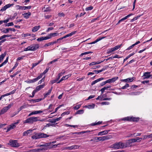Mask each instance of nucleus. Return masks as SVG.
Wrapping results in <instances>:
<instances>
[{"mask_svg": "<svg viewBox=\"0 0 152 152\" xmlns=\"http://www.w3.org/2000/svg\"><path fill=\"white\" fill-rule=\"evenodd\" d=\"M50 135L41 132L36 133L35 134L31 136V138L33 139H37L42 138H46L49 137Z\"/></svg>", "mask_w": 152, "mask_h": 152, "instance_id": "f257e3e1", "label": "nucleus"}, {"mask_svg": "<svg viewBox=\"0 0 152 152\" xmlns=\"http://www.w3.org/2000/svg\"><path fill=\"white\" fill-rule=\"evenodd\" d=\"M38 117H31L27 118L26 120L23 121L24 124H32L34 122L38 121Z\"/></svg>", "mask_w": 152, "mask_h": 152, "instance_id": "f03ea898", "label": "nucleus"}, {"mask_svg": "<svg viewBox=\"0 0 152 152\" xmlns=\"http://www.w3.org/2000/svg\"><path fill=\"white\" fill-rule=\"evenodd\" d=\"M111 148L115 149L124 148V143H123L122 142H116L111 145Z\"/></svg>", "mask_w": 152, "mask_h": 152, "instance_id": "7ed1b4c3", "label": "nucleus"}, {"mask_svg": "<svg viewBox=\"0 0 152 152\" xmlns=\"http://www.w3.org/2000/svg\"><path fill=\"white\" fill-rule=\"evenodd\" d=\"M121 120L127 121H137L139 120V118L134 117L133 116L127 117L121 119Z\"/></svg>", "mask_w": 152, "mask_h": 152, "instance_id": "20e7f679", "label": "nucleus"}, {"mask_svg": "<svg viewBox=\"0 0 152 152\" xmlns=\"http://www.w3.org/2000/svg\"><path fill=\"white\" fill-rule=\"evenodd\" d=\"M13 105V103H10L7 106H6L3 107L0 111L1 114H2L6 113L8 110L10 109Z\"/></svg>", "mask_w": 152, "mask_h": 152, "instance_id": "39448f33", "label": "nucleus"}, {"mask_svg": "<svg viewBox=\"0 0 152 152\" xmlns=\"http://www.w3.org/2000/svg\"><path fill=\"white\" fill-rule=\"evenodd\" d=\"M20 120H18L17 122H15L9 126L7 128V132L9 131L11 129H13L16 127V125L18 124Z\"/></svg>", "mask_w": 152, "mask_h": 152, "instance_id": "423d86ee", "label": "nucleus"}, {"mask_svg": "<svg viewBox=\"0 0 152 152\" xmlns=\"http://www.w3.org/2000/svg\"><path fill=\"white\" fill-rule=\"evenodd\" d=\"M10 144L13 147H17L19 146V144L16 140H10Z\"/></svg>", "mask_w": 152, "mask_h": 152, "instance_id": "0eeeda50", "label": "nucleus"}, {"mask_svg": "<svg viewBox=\"0 0 152 152\" xmlns=\"http://www.w3.org/2000/svg\"><path fill=\"white\" fill-rule=\"evenodd\" d=\"M118 77H115L111 79H108L105 81V83H110L114 82L117 80Z\"/></svg>", "mask_w": 152, "mask_h": 152, "instance_id": "6e6552de", "label": "nucleus"}, {"mask_svg": "<svg viewBox=\"0 0 152 152\" xmlns=\"http://www.w3.org/2000/svg\"><path fill=\"white\" fill-rule=\"evenodd\" d=\"M132 143L131 139L127 140L126 143H124V148L131 146Z\"/></svg>", "mask_w": 152, "mask_h": 152, "instance_id": "1a4fd4ad", "label": "nucleus"}, {"mask_svg": "<svg viewBox=\"0 0 152 152\" xmlns=\"http://www.w3.org/2000/svg\"><path fill=\"white\" fill-rule=\"evenodd\" d=\"M13 4H7L5 5L0 10L1 11H5L8 8L10 7H11L13 5Z\"/></svg>", "mask_w": 152, "mask_h": 152, "instance_id": "9d476101", "label": "nucleus"}, {"mask_svg": "<svg viewBox=\"0 0 152 152\" xmlns=\"http://www.w3.org/2000/svg\"><path fill=\"white\" fill-rule=\"evenodd\" d=\"M151 72H145L144 73L143 76L144 79H148L152 76L151 75Z\"/></svg>", "mask_w": 152, "mask_h": 152, "instance_id": "9b49d317", "label": "nucleus"}, {"mask_svg": "<svg viewBox=\"0 0 152 152\" xmlns=\"http://www.w3.org/2000/svg\"><path fill=\"white\" fill-rule=\"evenodd\" d=\"M110 131V130H104L98 133V135H103L107 134L108 132Z\"/></svg>", "mask_w": 152, "mask_h": 152, "instance_id": "f8f14e48", "label": "nucleus"}, {"mask_svg": "<svg viewBox=\"0 0 152 152\" xmlns=\"http://www.w3.org/2000/svg\"><path fill=\"white\" fill-rule=\"evenodd\" d=\"M106 37H101L99 38H97L95 41L94 42H92L91 43H88V44H95L97 42L105 38Z\"/></svg>", "mask_w": 152, "mask_h": 152, "instance_id": "ddd939ff", "label": "nucleus"}, {"mask_svg": "<svg viewBox=\"0 0 152 152\" xmlns=\"http://www.w3.org/2000/svg\"><path fill=\"white\" fill-rule=\"evenodd\" d=\"M31 13L30 12H25L24 14H22L23 15L24 18L26 19H28L30 16Z\"/></svg>", "mask_w": 152, "mask_h": 152, "instance_id": "4468645a", "label": "nucleus"}, {"mask_svg": "<svg viewBox=\"0 0 152 152\" xmlns=\"http://www.w3.org/2000/svg\"><path fill=\"white\" fill-rule=\"evenodd\" d=\"M40 28V26H36L32 28V31L33 32L37 31Z\"/></svg>", "mask_w": 152, "mask_h": 152, "instance_id": "2eb2a0df", "label": "nucleus"}, {"mask_svg": "<svg viewBox=\"0 0 152 152\" xmlns=\"http://www.w3.org/2000/svg\"><path fill=\"white\" fill-rule=\"evenodd\" d=\"M45 86V85L44 84L40 85L37 87L35 89L37 90V91H38L40 90H41V89L43 88Z\"/></svg>", "mask_w": 152, "mask_h": 152, "instance_id": "dca6fc26", "label": "nucleus"}, {"mask_svg": "<svg viewBox=\"0 0 152 152\" xmlns=\"http://www.w3.org/2000/svg\"><path fill=\"white\" fill-rule=\"evenodd\" d=\"M37 80L36 78H34L33 79L29 80H28L26 81L25 82L28 83H34L37 81Z\"/></svg>", "mask_w": 152, "mask_h": 152, "instance_id": "f3484780", "label": "nucleus"}, {"mask_svg": "<svg viewBox=\"0 0 152 152\" xmlns=\"http://www.w3.org/2000/svg\"><path fill=\"white\" fill-rule=\"evenodd\" d=\"M103 79V78L102 77L100 78L99 79H98L96 80H95L94 81H93L91 83V85H94L96 83L102 80Z\"/></svg>", "mask_w": 152, "mask_h": 152, "instance_id": "a211bd4d", "label": "nucleus"}, {"mask_svg": "<svg viewBox=\"0 0 152 152\" xmlns=\"http://www.w3.org/2000/svg\"><path fill=\"white\" fill-rule=\"evenodd\" d=\"M59 34L55 32L53 33H50L49 35L50 37V39H51L52 37L58 36Z\"/></svg>", "mask_w": 152, "mask_h": 152, "instance_id": "6ab92c4d", "label": "nucleus"}, {"mask_svg": "<svg viewBox=\"0 0 152 152\" xmlns=\"http://www.w3.org/2000/svg\"><path fill=\"white\" fill-rule=\"evenodd\" d=\"M52 88L53 87H51V88L49 90L47 93L44 94V98H46L50 94L52 91Z\"/></svg>", "mask_w": 152, "mask_h": 152, "instance_id": "aec40b11", "label": "nucleus"}, {"mask_svg": "<svg viewBox=\"0 0 152 152\" xmlns=\"http://www.w3.org/2000/svg\"><path fill=\"white\" fill-rule=\"evenodd\" d=\"M141 93V92H131L129 93V94L130 95L133 96V95H137L140 94Z\"/></svg>", "mask_w": 152, "mask_h": 152, "instance_id": "412c9836", "label": "nucleus"}, {"mask_svg": "<svg viewBox=\"0 0 152 152\" xmlns=\"http://www.w3.org/2000/svg\"><path fill=\"white\" fill-rule=\"evenodd\" d=\"M6 52H5L4 53L2 54L0 56V63H1L3 60L5 56L6 55Z\"/></svg>", "mask_w": 152, "mask_h": 152, "instance_id": "4be33fe9", "label": "nucleus"}, {"mask_svg": "<svg viewBox=\"0 0 152 152\" xmlns=\"http://www.w3.org/2000/svg\"><path fill=\"white\" fill-rule=\"evenodd\" d=\"M32 51H34L37 49L39 47L38 44H35L33 45H31Z\"/></svg>", "mask_w": 152, "mask_h": 152, "instance_id": "5701e85b", "label": "nucleus"}, {"mask_svg": "<svg viewBox=\"0 0 152 152\" xmlns=\"http://www.w3.org/2000/svg\"><path fill=\"white\" fill-rule=\"evenodd\" d=\"M95 140H96V142H98L99 141H104V137H95Z\"/></svg>", "mask_w": 152, "mask_h": 152, "instance_id": "b1692460", "label": "nucleus"}, {"mask_svg": "<svg viewBox=\"0 0 152 152\" xmlns=\"http://www.w3.org/2000/svg\"><path fill=\"white\" fill-rule=\"evenodd\" d=\"M32 130L29 129L27 130V131H25L23 134V136H25L27 135L28 134L30 133L31 132H32Z\"/></svg>", "mask_w": 152, "mask_h": 152, "instance_id": "393cba45", "label": "nucleus"}, {"mask_svg": "<svg viewBox=\"0 0 152 152\" xmlns=\"http://www.w3.org/2000/svg\"><path fill=\"white\" fill-rule=\"evenodd\" d=\"M43 10L44 12H50L51 11V9L49 7L46 6L43 8Z\"/></svg>", "mask_w": 152, "mask_h": 152, "instance_id": "a878e982", "label": "nucleus"}, {"mask_svg": "<svg viewBox=\"0 0 152 152\" xmlns=\"http://www.w3.org/2000/svg\"><path fill=\"white\" fill-rule=\"evenodd\" d=\"M135 53L134 52H133L132 53L130 54L124 60V62L126 61L128 58H129L131 56H133L135 54Z\"/></svg>", "mask_w": 152, "mask_h": 152, "instance_id": "bb28decb", "label": "nucleus"}, {"mask_svg": "<svg viewBox=\"0 0 152 152\" xmlns=\"http://www.w3.org/2000/svg\"><path fill=\"white\" fill-rule=\"evenodd\" d=\"M134 80L133 78H128L127 79L123 80L126 82H132Z\"/></svg>", "mask_w": 152, "mask_h": 152, "instance_id": "cd10ccee", "label": "nucleus"}, {"mask_svg": "<svg viewBox=\"0 0 152 152\" xmlns=\"http://www.w3.org/2000/svg\"><path fill=\"white\" fill-rule=\"evenodd\" d=\"M1 31L2 32L4 33V34H7L9 31L8 28L2 29H1Z\"/></svg>", "mask_w": 152, "mask_h": 152, "instance_id": "c85d7f7f", "label": "nucleus"}, {"mask_svg": "<svg viewBox=\"0 0 152 152\" xmlns=\"http://www.w3.org/2000/svg\"><path fill=\"white\" fill-rule=\"evenodd\" d=\"M79 146L77 145H73L70 147H68V148L69 149L71 150L73 149H75L78 148Z\"/></svg>", "mask_w": 152, "mask_h": 152, "instance_id": "c756f323", "label": "nucleus"}, {"mask_svg": "<svg viewBox=\"0 0 152 152\" xmlns=\"http://www.w3.org/2000/svg\"><path fill=\"white\" fill-rule=\"evenodd\" d=\"M115 51L114 49L113 48H109L107 49V54H109L110 53H111L114 51Z\"/></svg>", "mask_w": 152, "mask_h": 152, "instance_id": "7c9ffc66", "label": "nucleus"}, {"mask_svg": "<svg viewBox=\"0 0 152 152\" xmlns=\"http://www.w3.org/2000/svg\"><path fill=\"white\" fill-rule=\"evenodd\" d=\"M31 6H22V10H24L27 9H30L31 8Z\"/></svg>", "mask_w": 152, "mask_h": 152, "instance_id": "2f4dec72", "label": "nucleus"}, {"mask_svg": "<svg viewBox=\"0 0 152 152\" xmlns=\"http://www.w3.org/2000/svg\"><path fill=\"white\" fill-rule=\"evenodd\" d=\"M8 57H7L6 60L1 64H0V67H2L4 65H5L8 62Z\"/></svg>", "mask_w": 152, "mask_h": 152, "instance_id": "473e14b6", "label": "nucleus"}, {"mask_svg": "<svg viewBox=\"0 0 152 152\" xmlns=\"http://www.w3.org/2000/svg\"><path fill=\"white\" fill-rule=\"evenodd\" d=\"M18 62H16L15 64V66L9 71V72H12L13 70L18 66Z\"/></svg>", "mask_w": 152, "mask_h": 152, "instance_id": "72a5a7b5", "label": "nucleus"}, {"mask_svg": "<svg viewBox=\"0 0 152 152\" xmlns=\"http://www.w3.org/2000/svg\"><path fill=\"white\" fill-rule=\"evenodd\" d=\"M32 48L31 45L30 46H28L27 48H25L24 51H28V50L32 51Z\"/></svg>", "mask_w": 152, "mask_h": 152, "instance_id": "f704fd0d", "label": "nucleus"}, {"mask_svg": "<svg viewBox=\"0 0 152 152\" xmlns=\"http://www.w3.org/2000/svg\"><path fill=\"white\" fill-rule=\"evenodd\" d=\"M71 75V74H69L67 75H66L64 76H63L62 78H61V79H62V80H65L66 79H67L69 77H70Z\"/></svg>", "mask_w": 152, "mask_h": 152, "instance_id": "c9c22d12", "label": "nucleus"}, {"mask_svg": "<svg viewBox=\"0 0 152 152\" xmlns=\"http://www.w3.org/2000/svg\"><path fill=\"white\" fill-rule=\"evenodd\" d=\"M93 53V52H91V51H88V52H84V53H81L80 55V56L82 57L84 55L88 54H89L90 53Z\"/></svg>", "mask_w": 152, "mask_h": 152, "instance_id": "e433bc0d", "label": "nucleus"}, {"mask_svg": "<svg viewBox=\"0 0 152 152\" xmlns=\"http://www.w3.org/2000/svg\"><path fill=\"white\" fill-rule=\"evenodd\" d=\"M84 112L83 110H79L77 111L76 113V114H82Z\"/></svg>", "mask_w": 152, "mask_h": 152, "instance_id": "4c0bfd02", "label": "nucleus"}, {"mask_svg": "<svg viewBox=\"0 0 152 152\" xmlns=\"http://www.w3.org/2000/svg\"><path fill=\"white\" fill-rule=\"evenodd\" d=\"M42 100V99H31V100H30V101L32 102L33 103H35L37 102H40Z\"/></svg>", "mask_w": 152, "mask_h": 152, "instance_id": "58836bf2", "label": "nucleus"}, {"mask_svg": "<svg viewBox=\"0 0 152 152\" xmlns=\"http://www.w3.org/2000/svg\"><path fill=\"white\" fill-rule=\"evenodd\" d=\"M62 117H60L58 118H57L56 119H53L51 121L52 123H55L56 121H57L59 120H60L61 118Z\"/></svg>", "mask_w": 152, "mask_h": 152, "instance_id": "ea45409f", "label": "nucleus"}, {"mask_svg": "<svg viewBox=\"0 0 152 152\" xmlns=\"http://www.w3.org/2000/svg\"><path fill=\"white\" fill-rule=\"evenodd\" d=\"M102 123L101 121H98L97 122H95L92 123L91 124V126H94L96 125H99L101 124Z\"/></svg>", "mask_w": 152, "mask_h": 152, "instance_id": "a19ab883", "label": "nucleus"}, {"mask_svg": "<svg viewBox=\"0 0 152 152\" xmlns=\"http://www.w3.org/2000/svg\"><path fill=\"white\" fill-rule=\"evenodd\" d=\"M103 137L104 140H109L111 139L112 137L111 135L105 136Z\"/></svg>", "mask_w": 152, "mask_h": 152, "instance_id": "79ce46f5", "label": "nucleus"}, {"mask_svg": "<svg viewBox=\"0 0 152 152\" xmlns=\"http://www.w3.org/2000/svg\"><path fill=\"white\" fill-rule=\"evenodd\" d=\"M141 16V15H139L137 16V17L134 18H133L131 20L130 22H133L134 21L137 20L138 18H139Z\"/></svg>", "mask_w": 152, "mask_h": 152, "instance_id": "37998d69", "label": "nucleus"}, {"mask_svg": "<svg viewBox=\"0 0 152 152\" xmlns=\"http://www.w3.org/2000/svg\"><path fill=\"white\" fill-rule=\"evenodd\" d=\"M76 31H73L71 33L67 34V37L72 36V35H74L76 33Z\"/></svg>", "mask_w": 152, "mask_h": 152, "instance_id": "c03bdc74", "label": "nucleus"}, {"mask_svg": "<svg viewBox=\"0 0 152 152\" xmlns=\"http://www.w3.org/2000/svg\"><path fill=\"white\" fill-rule=\"evenodd\" d=\"M122 44H121L120 45H118L116 46L115 47H113L115 50V51L116 50H117L118 49H119V48H121V47L122 46Z\"/></svg>", "mask_w": 152, "mask_h": 152, "instance_id": "a18cd8bd", "label": "nucleus"}, {"mask_svg": "<svg viewBox=\"0 0 152 152\" xmlns=\"http://www.w3.org/2000/svg\"><path fill=\"white\" fill-rule=\"evenodd\" d=\"M95 105L94 104H91L88 105L89 109H94L95 107Z\"/></svg>", "mask_w": 152, "mask_h": 152, "instance_id": "49530a36", "label": "nucleus"}, {"mask_svg": "<svg viewBox=\"0 0 152 152\" xmlns=\"http://www.w3.org/2000/svg\"><path fill=\"white\" fill-rule=\"evenodd\" d=\"M43 111L42 110H36L34 111V115L40 113H43Z\"/></svg>", "mask_w": 152, "mask_h": 152, "instance_id": "de8ad7c7", "label": "nucleus"}, {"mask_svg": "<svg viewBox=\"0 0 152 152\" xmlns=\"http://www.w3.org/2000/svg\"><path fill=\"white\" fill-rule=\"evenodd\" d=\"M81 105V104L77 105L74 107V109L75 110H77L80 107Z\"/></svg>", "mask_w": 152, "mask_h": 152, "instance_id": "09e8293b", "label": "nucleus"}, {"mask_svg": "<svg viewBox=\"0 0 152 152\" xmlns=\"http://www.w3.org/2000/svg\"><path fill=\"white\" fill-rule=\"evenodd\" d=\"M44 74L43 73H42L40 74V75L38 76L36 78L37 81H38L41 78Z\"/></svg>", "mask_w": 152, "mask_h": 152, "instance_id": "8fccbe9b", "label": "nucleus"}, {"mask_svg": "<svg viewBox=\"0 0 152 152\" xmlns=\"http://www.w3.org/2000/svg\"><path fill=\"white\" fill-rule=\"evenodd\" d=\"M44 74L43 73H42L40 74V75L38 76L36 78L37 81H38L41 78Z\"/></svg>", "mask_w": 152, "mask_h": 152, "instance_id": "3c124183", "label": "nucleus"}, {"mask_svg": "<svg viewBox=\"0 0 152 152\" xmlns=\"http://www.w3.org/2000/svg\"><path fill=\"white\" fill-rule=\"evenodd\" d=\"M44 74L43 73H42L40 74V75L38 76L36 78L37 81H38L41 78Z\"/></svg>", "mask_w": 152, "mask_h": 152, "instance_id": "603ef678", "label": "nucleus"}, {"mask_svg": "<svg viewBox=\"0 0 152 152\" xmlns=\"http://www.w3.org/2000/svg\"><path fill=\"white\" fill-rule=\"evenodd\" d=\"M41 61H42V60L39 61L38 63H33L32 64V68H33L34 67H35L36 66H37L38 64H39L40 62Z\"/></svg>", "mask_w": 152, "mask_h": 152, "instance_id": "864d4df0", "label": "nucleus"}, {"mask_svg": "<svg viewBox=\"0 0 152 152\" xmlns=\"http://www.w3.org/2000/svg\"><path fill=\"white\" fill-rule=\"evenodd\" d=\"M31 34H30L27 33V34H22V36L23 37H27L30 36Z\"/></svg>", "mask_w": 152, "mask_h": 152, "instance_id": "5fc2aeb1", "label": "nucleus"}, {"mask_svg": "<svg viewBox=\"0 0 152 152\" xmlns=\"http://www.w3.org/2000/svg\"><path fill=\"white\" fill-rule=\"evenodd\" d=\"M42 37L43 39V40H45L50 39V37L49 34L46 37Z\"/></svg>", "mask_w": 152, "mask_h": 152, "instance_id": "6e6d98bb", "label": "nucleus"}, {"mask_svg": "<svg viewBox=\"0 0 152 152\" xmlns=\"http://www.w3.org/2000/svg\"><path fill=\"white\" fill-rule=\"evenodd\" d=\"M129 84L128 83H126V85L123 86L122 87H121V88H120V89H126V88H128V87H129Z\"/></svg>", "mask_w": 152, "mask_h": 152, "instance_id": "4d7b16f0", "label": "nucleus"}, {"mask_svg": "<svg viewBox=\"0 0 152 152\" xmlns=\"http://www.w3.org/2000/svg\"><path fill=\"white\" fill-rule=\"evenodd\" d=\"M133 15V14L132 13L130 14H129L128 15H127L125 16L124 18V20H125L127 18H129L132 15Z\"/></svg>", "mask_w": 152, "mask_h": 152, "instance_id": "13d9d810", "label": "nucleus"}, {"mask_svg": "<svg viewBox=\"0 0 152 152\" xmlns=\"http://www.w3.org/2000/svg\"><path fill=\"white\" fill-rule=\"evenodd\" d=\"M133 15V14L132 13L130 14H129L128 15H127L125 16L124 18V20H125L127 18H129L132 15Z\"/></svg>", "mask_w": 152, "mask_h": 152, "instance_id": "bf43d9fd", "label": "nucleus"}, {"mask_svg": "<svg viewBox=\"0 0 152 152\" xmlns=\"http://www.w3.org/2000/svg\"><path fill=\"white\" fill-rule=\"evenodd\" d=\"M93 9V7L91 6L90 7H86V11L91 10Z\"/></svg>", "mask_w": 152, "mask_h": 152, "instance_id": "052dcab7", "label": "nucleus"}, {"mask_svg": "<svg viewBox=\"0 0 152 152\" xmlns=\"http://www.w3.org/2000/svg\"><path fill=\"white\" fill-rule=\"evenodd\" d=\"M102 105H108L110 104V103L108 102H103L101 103Z\"/></svg>", "mask_w": 152, "mask_h": 152, "instance_id": "680f3d73", "label": "nucleus"}, {"mask_svg": "<svg viewBox=\"0 0 152 152\" xmlns=\"http://www.w3.org/2000/svg\"><path fill=\"white\" fill-rule=\"evenodd\" d=\"M70 113V112L69 111H67V112H64L63 113L61 114V116H63L65 115L69 114Z\"/></svg>", "mask_w": 152, "mask_h": 152, "instance_id": "e2e57ef3", "label": "nucleus"}, {"mask_svg": "<svg viewBox=\"0 0 152 152\" xmlns=\"http://www.w3.org/2000/svg\"><path fill=\"white\" fill-rule=\"evenodd\" d=\"M96 100H103V99H102V96L101 95L98 96V97L96 99Z\"/></svg>", "mask_w": 152, "mask_h": 152, "instance_id": "0e129e2a", "label": "nucleus"}, {"mask_svg": "<svg viewBox=\"0 0 152 152\" xmlns=\"http://www.w3.org/2000/svg\"><path fill=\"white\" fill-rule=\"evenodd\" d=\"M85 14V13H81L80 15H77L76 16V17L77 18V17H81V16L84 15Z\"/></svg>", "mask_w": 152, "mask_h": 152, "instance_id": "69168bd1", "label": "nucleus"}, {"mask_svg": "<svg viewBox=\"0 0 152 152\" xmlns=\"http://www.w3.org/2000/svg\"><path fill=\"white\" fill-rule=\"evenodd\" d=\"M13 25H14V24H13V23L10 22V23H7L6 25V26H13Z\"/></svg>", "mask_w": 152, "mask_h": 152, "instance_id": "338daca9", "label": "nucleus"}, {"mask_svg": "<svg viewBox=\"0 0 152 152\" xmlns=\"http://www.w3.org/2000/svg\"><path fill=\"white\" fill-rule=\"evenodd\" d=\"M136 140L137 141V142H140L142 140V138H139V137H137L136 138Z\"/></svg>", "mask_w": 152, "mask_h": 152, "instance_id": "774afa93", "label": "nucleus"}]
</instances>
